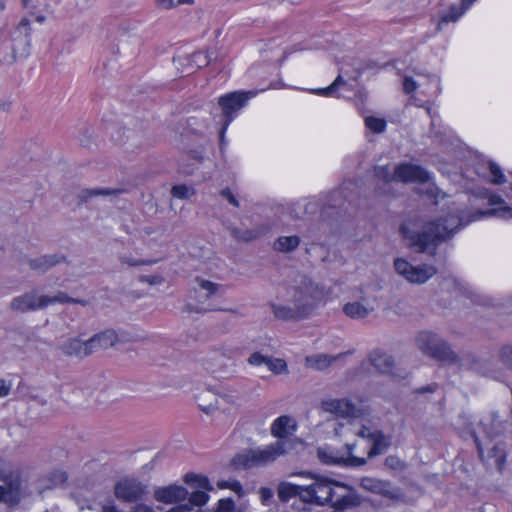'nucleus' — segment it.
Listing matches in <instances>:
<instances>
[{"mask_svg":"<svg viewBox=\"0 0 512 512\" xmlns=\"http://www.w3.org/2000/svg\"><path fill=\"white\" fill-rule=\"evenodd\" d=\"M0 464L2 462L0 461ZM0 480L6 484L9 498L7 503L11 505L18 504L21 500V479L17 473L8 469H0Z\"/></svg>","mask_w":512,"mask_h":512,"instance_id":"obj_17","label":"nucleus"},{"mask_svg":"<svg viewBox=\"0 0 512 512\" xmlns=\"http://www.w3.org/2000/svg\"><path fill=\"white\" fill-rule=\"evenodd\" d=\"M371 364L383 374H391L392 377L396 380L404 379V375L396 374L393 372L394 368V359L392 356L387 353L381 352L379 350L374 351L370 357Z\"/></svg>","mask_w":512,"mask_h":512,"instance_id":"obj_22","label":"nucleus"},{"mask_svg":"<svg viewBox=\"0 0 512 512\" xmlns=\"http://www.w3.org/2000/svg\"><path fill=\"white\" fill-rule=\"evenodd\" d=\"M123 192L122 189H111V188H92V189H83L78 195L77 199L79 204L87 203L89 199L97 196H110V195H119Z\"/></svg>","mask_w":512,"mask_h":512,"instance_id":"obj_25","label":"nucleus"},{"mask_svg":"<svg viewBox=\"0 0 512 512\" xmlns=\"http://www.w3.org/2000/svg\"><path fill=\"white\" fill-rule=\"evenodd\" d=\"M269 359V356H264L260 352H254L252 353L248 358V363L253 366H261L267 364V360Z\"/></svg>","mask_w":512,"mask_h":512,"instance_id":"obj_48","label":"nucleus"},{"mask_svg":"<svg viewBox=\"0 0 512 512\" xmlns=\"http://www.w3.org/2000/svg\"><path fill=\"white\" fill-rule=\"evenodd\" d=\"M371 442L372 447L368 452V458L370 459L383 454L390 446V443L386 441L385 435L381 431H377Z\"/></svg>","mask_w":512,"mask_h":512,"instance_id":"obj_30","label":"nucleus"},{"mask_svg":"<svg viewBox=\"0 0 512 512\" xmlns=\"http://www.w3.org/2000/svg\"><path fill=\"white\" fill-rule=\"evenodd\" d=\"M171 194L178 199H188L194 194V191L186 185H176L172 188Z\"/></svg>","mask_w":512,"mask_h":512,"instance_id":"obj_43","label":"nucleus"},{"mask_svg":"<svg viewBox=\"0 0 512 512\" xmlns=\"http://www.w3.org/2000/svg\"><path fill=\"white\" fill-rule=\"evenodd\" d=\"M311 477L313 482L306 485L305 503L316 506H324L326 504L332 506L340 482L318 475H312Z\"/></svg>","mask_w":512,"mask_h":512,"instance_id":"obj_6","label":"nucleus"},{"mask_svg":"<svg viewBox=\"0 0 512 512\" xmlns=\"http://www.w3.org/2000/svg\"><path fill=\"white\" fill-rule=\"evenodd\" d=\"M10 384H8L5 380L0 379V397H5L10 392Z\"/></svg>","mask_w":512,"mask_h":512,"instance_id":"obj_58","label":"nucleus"},{"mask_svg":"<svg viewBox=\"0 0 512 512\" xmlns=\"http://www.w3.org/2000/svg\"><path fill=\"white\" fill-rule=\"evenodd\" d=\"M12 106V101L10 99H3L0 101V109L5 112H9Z\"/></svg>","mask_w":512,"mask_h":512,"instance_id":"obj_63","label":"nucleus"},{"mask_svg":"<svg viewBox=\"0 0 512 512\" xmlns=\"http://www.w3.org/2000/svg\"><path fill=\"white\" fill-rule=\"evenodd\" d=\"M300 244V238L297 235L281 236L274 242L275 250L283 253L294 251Z\"/></svg>","mask_w":512,"mask_h":512,"instance_id":"obj_28","label":"nucleus"},{"mask_svg":"<svg viewBox=\"0 0 512 512\" xmlns=\"http://www.w3.org/2000/svg\"><path fill=\"white\" fill-rule=\"evenodd\" d=\"M231 236L238 241L249 242L259 236V232L253 229H240L233 227L230 229Z\"/></svg>","mask_w":512,"mask_h":512,"instance_id":"obj_35","label":"nucleus"},{"mask_svg":"<svg viewBox=\"0 0 512 512\" xmlns=\"http://www.w3.org/2000/svg\"><path fill=\"white\" fill-rule=\"evenodd\" d=\"M119 260L121 263L127 264L129 266L151 265L156 262L154 260H136L125 255L119 256Z\"/></svg>","mask_w":512,"mask_h":512,"instance_id":"obj_47","label":"nucleus"},{"mask_svg":"<svg viewBox=\"0 0 512 512\" xmlns=\"http://www.w3.org/2000/svg\"><path fill=\"white\" fill-rule=\"evenodd\" d=\"M100 512H124L120 510L115 504H105L101 507Z\"/></svg>","mask_w":512,"mask_h":512,"instance_id":"obj_61","label":"nucleus"},{"mask_svg":"<svg viewBox=\"0 0 512 512\" xmlns=\"http://www.w3.org/2000/svg\"><path fill=\"white\" fill-rule=\"evenodd\" d=\"M96 337L98 340V346L103 349L112 347L118 341V335L112 329L98 333L96 334Z\"/></svg>","mask_w":512,"mask_h":512,"instance_id":"obj_34","label":"nucleus"},{"mask_svg":"<svg viewBox=\"0 0 512 512\" xmlns=\"http://www.w3.org/2000/svg\"><path fill=\"white\" fill-rule=\"evenodd\" d=\"M305 491L306 485H296L290 482H280L277 487V496L279 500L283 503L288 502L292 498L298 497L302 504L305 503Z\"/></svg>","mask_w":512,"mask_h":512,"instance_id":"obj_23","label":"nucleus"},{"mask_svg":"<svg viewBox=\"0 0 512 512\" xmlns=\"http://www.w3.org/2000/svg\"><path fill=\"white\" fill-rule=\"evenodd\" d=\"M43 300H44L43 304L45 307H47L50 304H54V303H79V304L85 305L84 301L71 298L64 292H59L57 295H55L53 297L43 295Z\"/></svg>","mask_w":512,"mask_h":512,"instance_id":"obj_36","label":"nucleus"},{"mask_svg":"<svg viewBox=\"0 0 512 512\" xmlns=\"http://www.w3.org/2000/svg\"><path fill=\"white\" fill-rule=\"evenodd\" d=\"M303 442L298 439H284L267 445L264 448L249 449L237 454L231 460V465L237 469H250L265 466L274 462L279 456L296 451Z\"/></svg>","mask_w":512,"mask_h":512,"instance_id":"obj_2","label":"nucleus"},{"mask_svg":"<svg viewBox=\"0 0 512 512\" xmlns=\"http://www.w3.org/2000/svg\"><path fill=\"white\" fill-rule=\"evenodd\" d=\"M274 317L282 321H299L306 319L295 304L284 305L271 302L269 304Z\"/></svg>","mask_w":512,"mask_h":512,"instance_id":"obj_24","label":"nucleus"},{"mask_svg":"<svg viewBox=\"0 0 512 512\" xmlns=\"http://www.w3.org/2000/svg\"><path fill=\"white\" fill-rule=\"evenodd\" d=\"M210 360L215 361V363L211 364L210 369L213 373L220 372L222 366H226V360L227 358L225 355L215 352L213 356L210 358Z\"/></svg>","mask_w":512,"mask_h":512,"instance_id":"obj_45","label":"nucleus"},{"mask_svg":"<svg viewBox=\"0 0 512 512\" xmlns=\"http://www.w3.org/2000/svg\"><path fill=\"white\" fill-rule=\"evenodd\" d=\"M43 303V296H38L36 292L31 291L21 296L15 297L11 301L10 307L13 310H17L24 313L28 311H35L38 309L45 308Z\"/></svg>","mask_w":512,"mask_h":512,"instance_id":"obj_18","label":"nucleus"},{"mask_svg":"<svg viewBox=\"0 0 512 512\" xmlns=\"http://www.w3.org/2000/svg\"><path fill=\"white\" fill-rule=\"evenodd\" d=\"M498 358L506 369L512 371V344L502 346L498 352Z\"/></svg>","mask_w":512,"mask_h":512,"instance_id":"obj_37","label":"nucleus"},{"mask_svg":"<svg viewBox=\"0 0 512 512\" xmlns=\"http://www.w3.org/2000/svg\"><path fill=\"white\" fill-rule=\"evenodd\" d=\"M129 512H156L152 507L146 504H136L133 506Z\"/></svg>","mask_w":512,"mask_h":512,"instance_id":"obj_57","label":"nucleus"},{"mask_svg":"<svg viewBox=\"0 0 512 512\" xmlns=\"http://www.w3.org/2000/svg\"><path fill=\"white\" fill-rule=\"evenodd\" d=\"M292 303L308 318L324 298V288L307 275H300L292 287Z\"/></svg>","mask_w":512,"mask_h":512,"instance_id":"obj_3","label":"nucleus"},{"mask_svg":"<svg viewBox=\"0 0 512 512\" xmlns=\"http://www.w3.org/2000/svg\"><path fill=\"white\" fill-rule=\"evenodd\" d=\"M494 421H495V415L493 414V420H492L491 425H487V424L483 423L482 421L480 422V426L482 427L483 432L485 433L487 438L490 440V442L495 437V434L493 432Z\"/></svg>","mask_w":512,"mask_h":512,"instance_id":"obj_54","label":"nucleus"},{"mask_svg":"<svg viewBox=\"0 0 512 512\" xmlns=\"http://www.w3.org/2000/svg\"><path fill=\"white\" fill-rule=\"evenodd\" d=\"M464 432L473 439L481 462L488 464L489 461L493 459L496 469L499 472H502L505 468L507 458L506 444L504 442L495 443L491 448L488 449L486 456L484 453L483 444L473 429L471 422L464 423Z\"/></svg>","mask_w":512,"mask_h":512,"instance_id":"obj_8","label":"nucleus"},{"mask_svg":"<svg viewBox=\"0 0 512 512\" xmlns=\"http://www.w3.org/2000/svg\"><path fill=\"white\" fill-rule=\"evenodd\" d=\"M319 460L327 465H338L344 467H361L366 464V459L362 457L350 456L343 457L330 448H319L317 451Z\"/></svg>","mask_w":512,"mask_h":512,"instance_id":"obj_13","label":"nucleus"},{"mask_svg":"<svg viewBox=\"0 0 512 512\" xmlns=\"http://www.w3.org/2000/svg\"><path fill=\"white\" fill-rule=\"evenodd\" d=\"M291 422V418L289 416L283 415L278 417L271 426V433L273 436L279 438V440L288 439L287 435V427Z\"/></svg>","mask_w":512,"mask_h":512,"instance_id":"obj_32","label":"nucleus"},{"mask_svg":"<svg viewBox=\"0 0 512 512\" xmlns=\"http://www.w3.org/2000/svg\"><path fill=\"white\" fill-rule=\"evenodd\" d=\"M83 344L86 347V349H85L86 356L92 354L94 351H96L98 348H100L98 346V340H97L96 335H94L87 341H83Z\"/></svg>","mask_w":512,"mask_h":512,"instance_id":"obj_52","label":"nucleus"},{"mask_svg":"<svg viewBox=\"0 0 512 512\" xmlns=\"http://www.w3.org/2000/svg\"><path fill=\"white\" fill-rule=\"evenodd\" d=\"M384 465L394 471H404L407 465L398 456L389 455L385 458Z\"/></svg>","mask_w":512,"mask_h":512,"instance_id":"obj_41","label":"nucleus"},{"mask_svg":"<svg viewBox=\"0 0 512 512\" xmlns=\"http://www.w3.org/2000/svg\"><path fill=\"white\" fill-rule=\"evenodd\" d=\"M218 57L212 56L210 52L196 51L185 57H174L173 62L176 65L186 66L187 73H192L196 69L203 68L210 64L212 61H217Z\"/></svg>","mask_w":512,"mask_h":512,"instance_id":"obj_16","label":"nucleus"},{"mask_svg":"<svg viewBox=\"0 0 512 512\" xmlns=\"http://www.w3.org/2000/svg\"><path fill=\"white\" fill-rule=\"evenodd\" d=\"M375 178V192L378 195L392 194V182L397 181L396 167L394 170L389 165H377L373 168Z\"/></svg>","mask_w":512,"mask_h":512,"instance_id":"obj_14","label":"nucleus"},{"mask_svg":"<svg viewBox=\"0 0 512 512\" xmlns=\"http://www.w3.org/2000/svg\"><path fill=\"white\" fill-rule=\"evenodd\" d=\"M394 268L408 282L415 284H423L437 273V269L433 265L421 264L414 266L403 258L395 259Z\"/></svg>","mask_w":512,"mask_h":512,"instance_id":"obj_9","label":"nucleus"},{"mask_svg":"<svg viewBox=\"0 0 512 512\" xmlns=\"http://www.w3.org/2000/svg\"><path fill=\"white\" fill-rule=\"evenodd\" d=\"M463 14L464 13L459 5H451L448 11L441 16L437 24V30L441 31L444 25H447L450 22H456Z\"/></svg>","mask_w":512,"mask_h":512,"instance_id":"obj_33","label":"nucleus"},{"mask_svg":"<svg viewBox=\"0 0 512 512\" xmlns=\"http://www.w3.org/2000/svg\"><path fill=\"white\" fill-rule=\"evenodd\" d=\"M148 493L147 485L135 478H123L114 486L115 497L124 503H137Z\"/></svg>","mask_w":512,"mask_h":512,"instance_id":"obj_10","label":"nucleus"},{"mask_svg":"<svg viewBox=\"0 0 512 512\" xmlns=\"http://www.w3.org/2000/svg\"><path fill=\"white\" fill-rule=\"evenodd\" d=\"M66 260V256L63 254H46L29 259L28 265L33 271L43 274L52 267H55L62 262H66Z\"/></svg>","mask_w":512,"mask_h":512,"instance_id":"obj_21","label":"nucleus"},{"mask_svg":"<svg viewBox=\"0 0 512 512\" xmlns=\"http://www.w3.org/2000/svg\"><path fill=\"white\" fill-rule=\"evenodd\" d=\"M416 88H417L416 81L412 77L406 76L403 81L404 92L407 94H410V93L414 92L416 90Z\"/></svg>","mask_w":512,"mask_h":512,"instance_id":"obj_53","label":"nucleus"},{"mask_svg":"<svg viewBox=\"0 0 512 512\" xmlns=\"http://www.w3.org/2000/svg\"><path fill=\"white\" fill-rule=\"evenodd\" d=\"M199 287L201 290L205 291V294L199 297L203 299H209L217 293L218 289L220 288V285L209 280H201L199 283Z\"/></svg>","mask_w":512,"mask_h":512,"instance_id":"obj_40","label":"nucleus"},{"mask_svg":"<svg viewBox=\"0 0 512 512\" xmlns=\"http://www.w3.org/2000/svg\"><path fill=\"white\" fill-rule=\"evenodd\" d=\"M321 408L342 418L354 416L356 411L355 405L348 399L323 400Z\"/></svg>","mask_w":512,"mask_h":512,"instance_id":"obj_20","label":"nucleus"},{"mask_svg":"<svg viewBox=\"0 0 512 512\" xmlns=\"http://www.w3.org/2000/svg\"><path fill=\"white\" fill-rule=\"evenodd\" d=\"M220 195L225 198L232 206L239 207L240 203L232 191L226 187L220 191Z\"/></svg>","mask_w":512,"mask_h":512,"instance_id":"obj_51","label":"nucleus"},{"mask_svg":"<svg viewBox=\"0 0 512 512\" xmlns=\"http://www.w3.org/2000/svg\"><path fill=\"white\" fill-rule=\"evenodd\" d=\"M255 94L256 93L253 91H234L219 98L218 104L225 118L223 127L220 131L221 142H223L224 132L230 122L234 119L235 114L240 111L247 104L248 100L255 96Z\"/></svg>","mask_w":512,"mask_h":512,"instance_id":"obj_7","label":"nucleus"},{"mask_svg":"<svg viewBox=\"0 0 512 512\" xmlns=\"http://www.w3.org/2000/svg\"><path fill=\"white\" fill-rule=\"evenodd\" d=\"M396 178L403 183H425L429 180V174L419 165L402 163L396 166Z\"/></svg>","mask_w":512,"mask_h":512,"instance_id":"obj_15","label":"nucleus"},{"mask_svg":"<svg viewBox=\"0 0 512 512\" xmlns=\"http://www.w3.org/2000/svg\"><path fill=\"white\" fill-rule=\"evenodd\" d=\"M417 347L427 356L448 364H460L459 356L447 341L431 331H421L416 338Z\"/></svg>","mask_w":512,"mask_h":512,"instance_id":"obj_4","label":"nucleus"},{"mask_svg":"<svg viewBox=\"0 0 512 512\" xmlns=\"http://www.w3.org/2000/svg\"><path fill=\"white\" fill-rule=\"evenodd\" d=\"M469 369L483 376H488L491 372L492 363L488 359H483L475 355L468 356Z\"/></svg>","mask_w":512,"mask_h":512,"instance_id":"obj_29","label":"nucleus"},{"mask_svg":"<svg viewBox=\"0 0 512 512\" xmlns=\"http://www.w3.org/2000/svg\"><path fill=\"white\" fill-rule=\"evenodd\" d=\"M438 388V384L432 383L423 387H420L415 390V393L417 394H424V393H434Z\"/></svg>","mask_w":512,"mask_h":512,"instance_id":"obj_56","label":"nucleus"},{"mask_svg":"<svg viewBox=\"0 0 512 512\" xmlns=\"http://www.w3.org/2000/svg\"><path fill=\"white\" fill-rule=\"evenodd\" d=\"M49 480L53 485H60L67 480V474L64 471L55 470L49 474Z\"/></svg>","mask_w":512,"mask_h":512,"instance_id":"obj_50","label":"nucleus"},{"mask_svg":"<svg viewBox=\"0 0 512 512\" xmlns=\"http://www.w3.org/2000/svg\"><path fill=\"white\" fill-rule=\"evenodd\" d=\"M85 349L86 347L83 344V341L77 338L69 339L61 346V350L65 355L76 356L80 358L86 356Z\"/></svg>","mask_w":512,"mask_h":512,"instance_id":"obj_27","label":"nucleus"},{"mask_svg":"<svg viewBox=\"0 0 512 512\" xmlns=\"http://www.w3.org/2000/svg\"><path fill=\"white\" fill-rule=\"evenodd\" d=\"M341 356V354L337 356H329L326 354H319L315 356L307 357V363L310 367L317 369V370H323L331 365L332 362H334L336 359H338Z\"/></svg>","mask_w":512,"mask_h":512,"instance_id":"obj_31","label":"nucleus"},{"mask_svg":"<svg viewBox=\"0 0 512 512\" xmlns=\"http://www.w3.org/2000/svg\"><path fill=\"white\" fill-rule=\"evenodd\" d=\"M235 502L231 498L220 499L216 512H233Z\"/></svg>","mask_w":512,"mask_h":512,"instance_id":"obj_49","label":"nucleus"},{"mask_svg":"<svg viewBox=\"0 0 512 512\" xmlns=\"http://www.w3.org/2000/svg\"><path fill=\"white\" fill-rule=\"evenodd\" d=\"M485 216H498L503 219L512 218V208L508 206L498 209L478 210L471 214L467 221L460 215L449 214L426 222L420 231L411 229L407 224L400 226V232L408 246L417 253H428L431 256L437 254V248L443 242L454 237L464 226Z\"/></svg>","mask_w":512,"mask_h":512,"instance_id":"obj_1","label":"nucleus"},{"mask_svg":"<svg viewBox=\"0 0 512 512\" xmlns=\"http://www.w3.org/2000/svg\"><path fill=\"white\" fill-rule=\"evenodd\" d=\"M489 169L493 176L491 182L494 184H502L505 182V175L502 173L501 168L494 162L489 163Z\"/></svg>","mask_w":512,"mask_h":512,"instance_id":"obj_44","label":"nucleus"},{"mask_svg":"<svg viewBox=\"0 0 512 512\" xmlns=\"http://www.w3.org/2000/svg\"><path fill=\"white\" fill-rule=\"evenodd\" d=\"M139 280L141 282H147L150 285H155L158 283V278L156 276H147V275H141L139 277Z\"/></svg>","mask_w":512,"mask_h":512,"instance_id":"obj_62","label":"nucleus"},{"mask_svg":"<svg viewBox=\"0 0 512 512\" xmlns=\"http://www.w3.org/2000/svg\"><path fill=\"white\" fill-rule=\"evenodd\" d=\"M345 80L342 78L341 75H338L337 78L333 81L331 85H329L326 88H319V89H313L311 90L312 93H315L317 95H323V96H330L332 95L340 85H344Z\"/></svg>","mask_w":512,"mask_h":512,"instance_id":"obj_39","label":"nucleus"},{"mask_svg":"<svg viewBox=\"0 0 512 512\" xmlns=\"http://www.w3.org/2000/svg\"><path fill=\"white\" fill-rule=\"evenodd\" d=\"M376 434L377 431L371 432L366 426H362V428L356 433L357 436L368 439L369 441H371Z\"/></svg>","mask_w":512,"mask_h":512,"instance_id":"obj_55","label":"nucleus"},{"mask_svg":"<svg viewBox=\"0 0 512 512\" xmlns=\"http://www.w3.org/2000/svg\"><path fill=\"white\" fill-rule=\"evenodd\" d=\"M184 482L193 489L187 497L189 503L177 505L166 512H191L192 506L201 507L208 502L209 495L207 492L212 491L213 486L206 476L187 473L184 476Z\"/></svg>","mask_w":512,"mask_h":512,"instance_id":"obj_5","label":"nucleus"},{"mask_svg":"<svg viewBox=\"0 0 512 512\" xmlns=\"http://www.w3.org/2000/svg\"><path fill=\"white\" fill-rule=\"evenodd\" d=\"M200 410L205 414H212L214 411L220 409L219 399L215 398L214 401H210L209 403L203 402L198 404Z\"/></svg>","mask_w":512,"mask_h":512,"instance_id":"obj_46","label":"nucleus"},{"mask_svg":"<svg viewBox=\"0 0 512 512\" xmlns=\"http://www.w3.org/2000/svg\"><path fill=\"white\" fill-rule=\"evenodd\" d=\"M362 502V497L354 487L340 482L331 507L336 511H344L357 508L361 506Z\"/></svg>","mask_w":512,"mask_h":512,"instance_id":"obj_12","label":"nucleus"},{"mask_svg":"<svg viewBox=\"0 0 512 512\" xmlns=\"http://www.w3.org/2000/svg\"><path fill=\"white\" fill-rule=\"evenodd\" d=\"M371 311V308H367L360 302H349L343 306L344 314L352 319H364Z\"/></svg>","mask_w":512,"mask_h":512,"instance_id":"obj_26","label":"nucleus"},{"mask_svg":"<svg viewBox=\"0 0 512 512\" xmlns=\"http://www.w3.org/2000/svg\"><path fill=\"white\" fill-rule=\"evenodd\" d=\"M266 367L275 374H281L287 371L286 362L280 358L269 357Z\"/></svg>","mask_w":512,"mask_h":512,"instance_id":"obj_42","label":"nucleus"},{"mask_svg":"<svg viewBox=\"0 0 512 512\" xmlns=\"http://www.w3.org/2000/svg\"><path fill=\"white\" fill-rule=\"evenodd\" d=\"M260 495L263 500V502L269 500L273 496V492L270 488L262 487L260 489Z\"/></svg>","mask_w":512,"mask_h":512,"instance_id":"obj_59","label":"nucleus"},{"mask_svg":"<svg viewBox=\"0 0 512 512\" xmlns=\"http://www.w3.org/2000/svg\"><path fill=\"white\" fill-rule=\"evenodd\" d=\"M365 125L374 133H382L386 128V121L382 118L369 116L365 118Z\"/></svg>","mask_w":512,"mask_h":512,"instance_id":"obj_38","label":"nucleus"},{"mask_svg":"<svg viewBox=\"0 0 512 512\" xmlns=\"http://www.w3.org/2000/svg\"><path fill=\"white\" fill-rule=\"evenodd\" d=\"M188 490L179 485H169L157 488L154 491V498L162 503H177L187 499Z\"/></svg>","mask_w":512,"mask_h":512,"instance_id":"obj_19","label":"nucleus"},{"mask_svg":"<svg viewBox=\"0 0 512 512\" xmlns=\"http://www.w3.org/2000/svg\"><path fill=\"white\" fill-rule=\"evenodd\" d=\"M159 7L164 9H170L174 6L173 0H156Z\"/></svg>","mask_w":512,"mask_h":512,"instance_id":"obj_64","label":"nucleus"},{"mask_svg":"<svg viewBox=\"0 0 512 512\" xmlns=\"http://www.w3.org/2000/svg\"><path fill=\"white\" fill-rule=\"evenodd\" d=\"M360 486L366 491L380 495L390 500H402L404 497L401 488L394 487L389 480L373 477H363L360 480Z\"/></svg>","mask_w":512,"mask_h":512,"instance_id":"obj_11","label":"nucleus"},{"mask_svg":"<svg viewBox=\"0 0 512 512\" xmlns=\"http://www.w3.org/2000/svg\"><path fill=\"white\" fill-rule=\"evenodd\" d=\"M186 310L189 312V313H206L208 311H212L213 309H203V308H200L198 306H195V305H191V304H188L187 307H186Z\"/></svg>","mask_w":512,"mask_h":512,"instance_id":"obj_60","label":"nucleus"}]
</instances>
